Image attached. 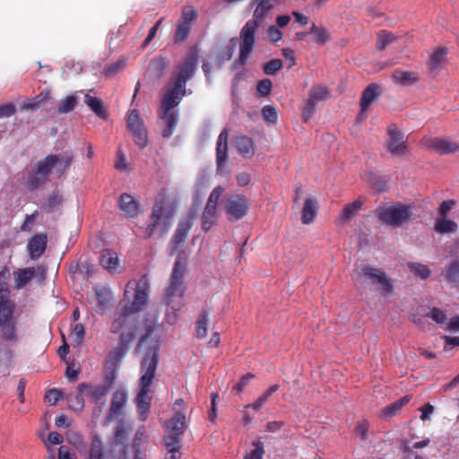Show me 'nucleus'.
Returning <instances> with one entry per match:
<instances>
[{
	"instance_id": "1",
	"label": "nucleus",
	"mask_w": 459,
	"mask_h": 459,
	"mask_svg": "<svg viewBox=\"0 0 459 459\" xmlns=\"http://www.w3.org/2000/svg\"><path fill=\"white\" fill-rule=\"evenodd\" d=\"M158 363L159 354L157 347L149 348L141 361L139 391L135 398L139 418L142 421L146 420L150 412L152 399L151 385L156 376Z\"/></svg>"
},
{
	"instance_id": "2",
	"label": "nucleus",
	"mask_w": 459,
	"mask_h": 459,
	"mask_svg": "<svg viewBox=\"0 0 459 459\" xmlns=\"http://www.w3.org/2000/svg\"><path fill=\"white\" fill-rule=\"evenodd\" d=\"M73 160L74 154L69 151L59 154L48 155L38 162L35 169L30 175V186L34 189L44 185L53 169H55L54 172L57 178L62 177L70 167Z\"/></svg>"
},
{
	"instance_id": "3",
	"label": "nucleus",
	"mask_w": 459,
	"mask_h": 459,
	"mask_svg": "<svg viewBox=\"0 0 459 459\" xmlns=\"http://www.w3.org/2000/svg\"><path fill=\"white\" fill-rule=\"evenodd\" d=\"M176 211V204L167 196H162L152 208L149 223L144 231L145 238L158 234L166 235L172 225V219Z\"/></svg>"
},
{
	"instance_id": "4",
	"label": "nucleus",
	"mask_w": 459,
	"mask_h": 459,
	"mask_svg": "<svg viewBox=\"0 0 459 459\" xmlns=\"http://www.w3.org/2000/svg\"><path fill=\"white\" fill-rule=\"evenodd\" d=\"M272 7L273 4H271V0H260L254 12V19L249 20L241 29L239 35L240 49L238 57L240 65H245L249 58L255 44V31L260 25L259 21L265 16Z\"/></svg>"
},
{
	"instance_id": "5",
	"label": "nucleus",
	"mask_w": 459,
	"mask_h": 459,
	"mask_svg": "<svg viewBox=\"0 0 459 459\" xmlns=\"http://www.w3.org/2000/svg\"><path fill=\"white\" fill-rule=\"evenodd\" d=\"M186 261L181 257L176 260L170 275L169 285L164 293V302L173 311H178L183 306L182 299L186 290L184 276Z\"/></svg>"
},
{
	"instance_id": "6",
	"label": "nucleus",
	"mask_w": 459,
	"mask_h": 459,
	"mask_svg": "<svg viewBox=\"0 0 459 459\" xmlns=\"http://www.w3.org/2000/svg\"><path fill=\"white\" fill-rule=\"evenodd\" d=\"M150 281L146 275L141 277L137 281H129L124 291V299L127 312H139L144 308L149 299Z\"/></svg>"
},
{
	"instance_id": "7",
	"label": "nucleus",
	"mask_w": 459,
	"mask_h": 459,
	"mask_svg": "<svg viewBox=\"0 0 459 459\" xmlns=\"http://www.w3.org/2000/svg\"><path fill=\"white\" fill-rule=\"evenodd\" d=\"M411 207L402 204L384 205L378 209L379 220L386 225L400 227L408 221Z\"/></svg>"
},
{
	"instance_id": "8",
	"label": "nucleus",
	"mask_w": 459,
	"mask_h": 459,
	"mask_svg": "<svg viewBox=\"0 0 459 459\" xmlns=\"http://www.w3.org/2000/svg\"><path fill=\"white\" fill-rule=\"evenodd\" d=\"M15 307L0 310V339L7 342L19 340V321L14 316Z\"/></svg>"
},
{
	"instance_id": "9",
	"label": "nucleus",
	"mask_w": 459,
	"mask_h": 459,
	"mask_svg": "<svg viewBox=\"0 0 459 459\" xmlns=\"http://www.w3.org/2000/svg\"><path fill=\"white\" fill-rule=\"evenodd\" d=\"M197 58L195 53L188 55L181 63H179L172 73L169 84H174L179 89L186 90V84L195 72Z\"/></svg>"
},
{
	"instance_id": "10",
	"label": "nucleus",
	"mask_w": 459,
	"mask_h": 459,
	"mask_svg": "<svg viewBox=\"0 0 459 459\" xmlns=\"http://www.w3.org/2000/svg\"><path fill=\"white\" fill-rule=\"evenodd\" d=\"M78 391L84 393L85 395L97 405V408L94 409L92 414L94 416H99L106 403L105 397L108 391V386L105 385H89L82 383L78 385Z\"/></svg>"
},
{
	"instance_id": "11",
	"label": "nucleus",
	"mask_w": 459,
	"mask_h": 459,
	"mask_svg": "<svg viewBox=\"0 0 459 459\" xmlns=\"http://www.w3.org/2000/svg\"><path fill=\"white\" fill-rule=\"evenodd\" d=\"M127 128L132 133L134 141L140 148H143L148 143L147 130L144 127L143 121L140 117L136 109L131 111L127 118Z\"/></svg>"
},
{
	"instance_id": "12",
	"label": "nucleus",
	"mask_w": 459,
	"mask_h": 459,
	"mask_svg": "<svg viewBox=\"0 0 459 459\" xmlns=\"http://www.w3.org/2000/svg\"><path fill=\"white\" fill-rule=\"evenodd\" d=\"M249 204L246 196L235 195L230 196L225 204L227 217L230 221H238L243 218L248 210Z\"/></svg>"
},
{
	"instance_id": "13",
	"label": "nucleus",
	"mask_w": 459,
	"mask_h": 459,
	"mask_svg": "<svg viewBox=\"0 0 459 459\" xmlns=\"http://www.w3.org/2000/svg\"><path fill=\"white\" fill-rule=\"evenodd\" d=\"M361 274L370 280L373 284H379L384 294L392 292L393 283L385 272L376 268L363 267L361 269Z\"/></svg>"
},
{
	"instance_id": "14",
	"label": "nucleus",
	"mask_w": 459,
	"mask_h": 459,
	"mask_svg": "<svg viewBox=\"0 0 459 459\" xmlns=\"http://www.w3.org/2000/svg\"><path fill=\"white\" fill-rule=\"evenodd\" d=\"M186 94V90L179 89L174 84H169V89L164 94L161 100V110L175 111L174 108L180 103Z\"/></svg>"
},
{
	"instance_id": "15",
	"label": "nucleus",
	"mask_w": 459,
	"mask_h": 459,
	"mask_svg": "<svg viewBox=\"0 0 459 459\" xmlns=\"http://www.w3.org/2000/svg\"><path fill=\"white\" fill-rule=\"evenodd\" d=\"M228 137L229 132L223 129L218 136L216 143V166L217 171L222 172L223 167L228 160Z\"/></svg>"
},
{
	"instance_id": "16",
	"label": "nucleus",
	"mask_w": 459,
	"mask_h": 459,
	"mask_svg": "<svg viewBox=\"0 0 459 459\" xmlns=\"http://www.w3.org/2000/svg\"><path fill=\"white\" fill-rule=\"evenodd\" d=\"M127 402V393L124 389L117 390L112 396L107 421L110 422L113 419L121 415L122 410Z\"/></svg>"
},
{
	"instance_id": "17",
	"label": "nucleus",
	"mask_w": 459,
	"mask_h": 459,
	"mask_svg": "<svg viewBox=\"0 0 459 459\" xmlns=\"http://www.w3.org/2000/svg\"><path fill=\"white\" fill-rule=\"evenodd\" d=\"M389 141L387 143V150L395 155L404 154L406 152V145L404 135L395 127L388 129Z\"/></svg>"
},
{
	"instance_id": "18",
	"label": "nucleus",
	"mask_w": 459,
	"mask_h": 459,
	"mask_svg": "<svg viewBox=\"0 0 459 459\" xmlns=\"http://www.w3.org/2000/svg\"><path fill=\"white\" fill-rule=\"evenodd\" d=\"M47 235L45 233L36 234L30 238L27 244V250L30 257L36 260L41 256L47 247Z\"/></svg>"
},
{
	"instance_id": "19",
	"label": "nucleus",
	"mask_w": 459,
	"mask_h": 459,
	"mask_svg": "<svg viewBox=\"0 0 459 459\" xmlns=\"http://www.w3.org/2000/svg\"><path fill=\"white\" fill-rule=\"evenodd\" d=\"M119 209L124 217L132 218L138 214L140 203L129 194H122L119 197Z\"/></svg>"
},
{
	"instance_id": "20",
	"label": "nucleus",
	"mask_w": 459,
	"mask_h": 459,
	"mask_svg": "<svg viewBox=\"0 0 459 459\" xmlns=\"http://www.w3.org/2000/svg\"><path fill=\"white\" fill-rule=\"evenodd\" d=\"M379 87L376 83L369 84L363 91L360 100L359 119H363L367 116V110L369 106L378 98Z\"/></svg>"
},
{
	"instance_id": "21",
	"label": "nucleus",
	"mask_w": 459,
	"mask_h": 459,
	"mask_svg": "<svg viewBox=\"0 0 459 459\" xmlns=\"http://www.w3.org/2000/svg\"><path fill=\"white\" fill-rule=\"evenodd\" d=\"M425 144L440 154L455 152L459 148L457 143L443 138L428 139Z\"/></svg>"
},
{
	"instance_id": "22",
	"label": "nucleus",
	"mask_w": 459,
	"mask_h": 459,
	"mask_svg": "<svg viewBox=\"0 0 459 459\" xmlns=\"http://www.w3.org/2000/svg\"><path fill=\"white\" fill-rule=\"evenodd\" d=\"M192 226V217L186 218L185 220L179 222L171 240L173 251L176 250L179 245L186 241Z\"/></svg>"
},
{
	"instance_id": "23",
	"label": "nucleus",
	"mask_w": 459,
	"mask_h": 459,
	"mask_svg": "<svg viewBox=\"0 0 459 459\" xmlns=\"http://www.w3.org/2000/svg\"><path fill=\"white\" fill-rule=\"evenodd\" d=\"M166 434L182 437L186 429L185 413L177 411L173 418L166 422Z\"/></svg>"
},
{
	"instance_id": "24",
	"label": "nucleus",
	"mask_w": 459,
	"mask_h": 459,
	"mask_svg": "<svg viewBox=\"0 0 459 459\" xmlns=\"http://www.w3.org/2000/svg\"><path fill=\"white\" fill-rule=\"evenodd\" d=\"M160 118L162 120L165 126L162 129V136L170 137L178 125V113L177 111L161 110L160 113Z\"/></svg>"
},
{
	"instance_id": "25",
	"label": "nucleus",
	"mask_w": 459,
	"mask_h": 459,
	"mask_svg": "<svg viewBox=\"0 0 459 459\" xmlns=\"http://www.w3.org/2000/svg\"><path fill=\"white\" fill-rule=\"evenodd\" d=\"M317 201L315 197L308 196L305 199L302 209L301 221L304 224H309L314 221L317 214Z\"/></svg>"
},
{
	"instance_id": "26",
	"label": "nucleus",
	"mask_w": 459,
	"mask_h": 459,
	"mask_svg": "<svg viewBox=\"0 0 459 459\" xmlns=\"http://www.w3.org/2000/svg\"><path fill=\"white\" fill-rule=\"evenodd\" d=\"M84 103L100 118H108V111L104 108L103 102L100 98L91 96L90 93H85Z\"/></svg>"
},
{
	"instance_id": "27",
	"label": "nucleus",
	"mask_w": 459,
	"mask_h": 459,
	"mask_svg": "<svg viewBox=\"0 0 459 459\" xmlns=\"http://www.w3.org/2000/svg\"><path fill=\"white\" fill-rule=\"evenodd\" d=\"M50 100L51 91L46 89L42 91L39 94H38L36 97L26 100L22 106V109L34 110L39 106L48 103Z\"/></svg>"
},
{
	"instance_id": "28",
	"label": "nucleus",
	"mask_w": 459,
	"mask_h": 459,
	"mask_svg": "<svg viewBox=\"0 0 459 459\" xmlns=\"http://www.w3.org/2000/svg\"><path fill=\"white\" fill-rule=\"evenodd\" d=\"M235 146L245 158H250L255 153V143L250 137L239 135L235 138Z\"/></svg>"
},
{
	"instance_id": "29",
	"label": "nucleus",
	"mask_w": 459,
	"mask_h": 459,
	"mask_svg": "<svg viewBox=\"0 0 459 459\" xmlns=\"http://www.w3.org/2000/svg\"><path fill=\"white\" fill-rule=\"evenodd\" d=\"M126 438H127L126 430L124 426V423L119 422L116 426V429H115V443L111 445V450L113 448L117 447L118 445H121V447L119 449L120 456L118 457V459H126V447L124 445Z\"/></svg>"
},
{
	"instance_id": "30",
	"label": "nucleus",
	"mask_w": 459,
	"mask_h": 459,
	"mask_svg": "<svg viewBox=\"0 0 459 459\" xmlns=\"http://www.w3.org/2000/svg\"><path fill=\"white\" fill-rule=\"evenodd\" d=\"M217 207L206 204L202 215V229L205 231L209 230L211 227L217 221Z\"/></svg>"
},
{
	"instance_id": "31",
	"label": "nucleus",
	"mask_w": 459,
	"mask_h": 459,
	"mask_svg": "<svg viewBox=\"0 0 459 459\" xmlns=\"http://www.w3.org/2000/svg\"><path fill=\"white\" fill-rule=\"evenodd\" d=\"M442 276L446 281L459 287V260H455L447 264L442 271Z\"/></svg>"
},
{
	"instance_id": "32",
	"label": "nucleus",
	"mask_w": 459,
	"mask_h": 459,
	"mask_svg": "<svg viewBox=\"0 0 459 459\" xmlns=\"http://www.w3.org/2000/svg\"><path fill=\"white\" fill-rule=\"evenodd\" d=\"M169 65V61L164 56H158L151 60L148 65V73L154 78H160Z\"/></svg>"
},
{
	"instance_id": "33",
	"label": "nucleus",
	"mask_w": 459,
	"mask_h": 459,
	"mask_svg": "<svg viewBox=\"0 0 459 459\" xmlns=\"http://www.w3.org/2000/svg\"><path fill=\"white\" fill-rule=\"evenodd\" d=\"M100 263L108 271L115 270L118 263L117 253L110 249L104 250L100 256Z\"/></svg>"
},
{
	"instance_id": "34",
	"label": "nucleus",
	"mask_w": 459,
	"mask_h": 459,
	"mask_svg": "<svg viewBox=\"0 0 459 459\" xmlns=\"http://www.w3.org/2000/svg\"><path fill=\"white\" fill-rule=\"evenodd\" d=\"M411 400L410 395H405L401 399L395 401L394 403L385 406L383 408L381 416L384 418H391L394 417L398 411H400L407 403Z\"/></svg>"
},
{
	"instance_id": "35",
	"label": "nucleus",
	"mask_w": 459,
	"mask_h": 459,
	"mask_svg": "<svg viewBox=\"0 0 459 459\" xmlns=\"http://www.w3.org/2000/svg\"><path fill=\"white\" fill-rule=\"evenodd\" d=\"M35 275V269L33 267H27L20 269L15 273V288H23Z\"/></svg>"
},
{
	"instance_id": "36",
	"label": "nucleus",
	"mask_w": 459,
	"mask_h": 459,
	"mask_svg": "<svg viewBox=\"0 0 459 459\" xmlns=\"http://www.w3.org/2000/svg\"><path fill=\"white\" fill-rule=\"evenodd\" d=\"M95 292L98 299V308L100 311H104L112 300V292L104 287H97Z\"/></svg>"
},
{
	"instance_id": "37",
	"label": "nucleus",
	"mask_w": 459,
	"mask_h": 459,
	"mask_svg": "<svg viewBox=\"0 0 459 459\" xmlns=\"http://www.w3.org/2000/svg\"><path fill=\"white\" fill-rule=\"evenodd\" d=\"M434 229L440 234L455 233L458 230V225L453 221L437 218L436 220Z\"/></svg>"
},
{
	"instance_id": "38",
	"label": "nucleus",
	"mask_w": 459,
	"mask_h": 459,
	"mask_svg": "<svg viewBox=\"0 0 459 459\" xmlns=\"http://www.w3.org/2000/svg\"><path fill=\"white\" fill-rule=\"evenodd\" d=\"M105 447L99 436L92 437L89 459H104Z\"/></svg>"
},
{
	"instance_id": "39",
	"label": "nucleus",
	"mask_w": 459,
	"mask_h": 459,
	"mask_svg": "<svg viewBox=\"0 0 459 459\" xmlns=\"http://www.w3.org/2000/svg\"><path fill=\"white\" fill-rule=\"evenodd\" d=\"M393 80L403 85H409L416 82L417 78L413 73L403 70H395L392 74Z\"/></svg>"
},
{
	"instance_id": "40",
	"label": "nucleus",
	"mask_w": 459,
	"mask_h": 459,
	"mask_svg": "<svg viewBox=\"0 0 459 459\" xmlns=\"http://www.w3.org/2000/svg\"><path fill=\"white\" fill-rule=\"evenodd\" d=\"M134 313L135 312H127L126 306L125 305L123 312L117 313L116 317L114 318L110 326V331L114 333H118L127 322L128 316Z\"/></svg>"
},
{
	"instance_id": "41",
	"label": "nucleus",
	"mask_w": 459,
	"mask_h": 459,
	"mask_svg": "<svg viewBox=\"0 0 459 459\" xmlns=\"http://www.w3.org/2000/svg\"><path fill=\"white\" fill-rule=\"evenodd\" d=\"M127 351L125 348L117 347L111 350L108 355L107 364L112 368H117L126 355Z\"/></svg>"
},
{
	"instance_id": "42",
	"label": "nucleus",
	"mask_w": 459,
	"mask_h": 459,
	"mask_svg": "<svg viewBox=\"0 0 459 459\" xmlns=\"http://www.w3.org/2000/svg\"><path fill=\"white\" fill-rule=\"evenodd\" d=\"M362 202L360 200H356L351 204H348L342 210V212L340 216V221H347L351 220L360 210Z\"/></svg>"
},
{
	"instance_id": "43",
	"label": "nucleus",
	"mask_w": 459,
	"mask_h": 459,
	"mask_svg": "<svg viewBox=\"0 0 459 459\" xmlns=\"http://www.w3.org/2000/svg\"><path fill=\"white\" fill-rule=\"evenodd\" d=\"M446 53V48H438L433 52L429 61V70L432 72L436 71L445 60Z\"/></svg>"
},
{
	"instance_id": "44",
	"label": "nucleus",
	"mask_w": 459,
	"mask_h": 459,
	"mask_svg": "<svg viewBox=\"0 0 459 459\" xmlns=\"http://www.w3.org/2000/svg\"><path fill=\"white\" fill-rule=\"evenodd\" d=\"M77 105V98L74 95L67 96L60 100L57 108L59 114H66L73 111Z\"/></svg>"
},
{
	"instance_id": "45",
	"label": "nucleus",
	"mask_w": 459,
	"mask_h": 459,
	"mask_svg": "<svg viewBox=\"0 0 459 459\" xmlns=\"http://www.w3.org/2000/svg\"><path fill=\"white\" fill-rule=\"evenodd\" d=\"M408 268L415 276H418L422 280L428 279L431 274V272L429 269V267L423 264L409 263Z\"/></svg>"
},
{
	"instance_id": "46",
	"label": "nucleus",
	"mask_w": 459,
	"mask_h": 459,
	"mask_svg": "<svg viewBox=\"0 0 459 459\" xmlns=\"http://www.w3.org/2000/svg\"><path fill=\"white\" fill-rule=\"evenodd\" d=\"M209 322V314L205 311H203L197 319L196 322V335L198 338L202 339L207 335V325Z\"/></svg>"
},
{
	"instance_id": "47",
	"label": "nucleus",
	"mask_w": 459,
	"mask_h": 459,
	"mask_svg": "<svg viewBox=\"0 0 459 459\" xmlns=\"http://www.w3.org/2000/svg\"><path fill=\"white\" fill-rule=\"evenodd\" d=\"M394 40L395 37L394 34L386 30H381L377 37V48L380 50H383Z\"/></svg>"
},
{
	"instance_id": "48",
	"label": "nucleus",
	"mask_w": 459,
	"mask_h": 459,
	"mask_svg": "<svg viewBox=\"0 0 459 459\" xmlns=\"http://www.w3.org/2000/svg\"><path fill=\"white\" fill-rule=\"evenodd\" d=\"M314 35V40L318 44H324L328 40L327 30L324 28L317 27L316 24H312L310 32Z\"/></svg>"
},
{
	"instance_id": "49",
	"label": "nucleus",
	"mask_w": 459,
	"mask_h": 459,
	"mask_svg": "<svg viewBox=\"0 0 459 459\" xmlns=\"http://www.w3.org/2000/svg\"><path fill=\"white\" fill-rule=\"evenodd\" d=\"M182 437L166 434L164 436V445L168 450L181 449Z\"/></svg>"
},
{
	"instance_id": "50",
	"label": "nucleus",
	"mask_w": 459,
	"mask_h": 459,
	"mask_svg": "<svg viewBox=\"0 0 459 459\" xmlns=\"http://www.w3.org/2000/svg\"><path fill=\"white\" fill-rule=\"evenodd\" d=\"M327 96V89L322 86L312 87L308 94V97L316 102L325 100Z\"/></svg>"
},
{
	"instance_id": "51",
	"label": "nucleus",
	"mask_w": 459,
	"mask_h": 459,
	"mask_svg": "<svg viewBox=\"0 0 459 459\" xmlns=\"http://www.w3.org/2000/svg\"><path fill=\"white\" fill-rule=\"evenodd\" d=\"M7 307L9 309L15 307L10 299V292L7 288L0 286V310Z\"/></svg>"
},
{
	"instance_id": "52",
	"label": "nucleus",
	"mask_w": 459,
	"mask_h": 459,
	"mask_svg": "<svg viewBox=\"0 0 459 459\" xmlns=\"http://www.w3.org/2000/svg\"><path fill=\"white\" fill-rule=\"evenodd\" d=\"M255 448L247 453L245 459H263L264 455V444L261 441L253 442Z\"/></svg>"
},
{
	"instance_id": "53",
	"label": "nucleus",
	"mask_w": 459,
	"mask_h": 459,
	"mask_svg": "<svg viewBox=\"0 0 459 459\" xmlns=\"http://www.w3.org/2000/svg\"><path fill=\"white\" fill-rule=\"evenodd\" d=\"M282 65L283 64L281 59H272L264 65V72L266 74L273 75L280 71L282 68Z\"/></svg>"
},
{
	"instance_id": "54",
	"label": "nucleus",
	"mask_w": 459,
	"mask_h": 459,
	"mask_svg": "<svg viewBox=\"0 0 459 459\" xmlns=\"http://www.w3.org/2000/svg\"><path fill=\"white\" fill-rule=\"evenodd\" d=\"M428 317H430L434 322L437 324H446L447 323V316L446 313L437 307H433L430 309V311L425 315Z\"/></svg>"
},
{
	"instance_id": "55",
	"label": "nucleus",
	"mask_w": 459,
	"mask_h": 459,
	"mask_svg": "<svg viewBox=\"0 0 459 459\" xmlns=\"http://www.w3.org/2000/svg\"><path fill=\"white\" fill-rule=\"evenodd\" d=\"M237 41L238 40L235 38L229 40L221 54L222 61L230 60L237 46Z\"/></svg>"
},
{
	"instance_id": "56",
	"label": "nucleus",
	"mask_w": 459,
	"mask_h": 459,
	"mask_svg": "<svg viewBox=\"0 0 459 459\" xmlns=\"http://www.w3.org/2000/svg\"><path fill=\"white\" fill-rule=\"evenodd\" d=\"M262 116L265 121L271 124L277 122V112L276 109L270 105H266L262 109Z\"/></svg>"
},
{
	"instance_id": "57",
	"label": "nucleus",
	"mask_w": 459,
	"mask_h": 459,
	"mask_svg": "<svg viewBox=\"0 0 459 459\" xmlns=\"http://www.w3.org/2000/svg\"><path fill=\"white\" fill-rule=\"evenodd\" d=\"M224 190L221 186H216L210 194L206 204L217 207Z\"/></svg>"
},
{
	"instance_id": "58",
	"label": "nucleus",
	"mask_w": 459,
	"mask_h": 459,
	"mask_svg": "<svg viewBox=\"0 0 459 459\" xmlns=\"http://www.w3.org/2000/svg\"><path fill=\"white\" fill-rule=\"evenodd\" d=\"M85 335V330L84 326L81 323H77L74 325L73 331H72V336L74 340V342L76 345H80L84 339Z\"/></svg>"
},
{
	"instance_id": "59",
	"label": "nucleus",
	"mask_w": 459,
	"mask_h": 459,
	"mask_svg": "<svg viewBox=\"0 0 459 459\" xmlns=\"http://www.w3.org/2000/svg\"><path fill=\"white\" fill-rule=\"evenodd\" d=\"M191 30V24L188 22H183L178 26L176 34H175V40L176 41H181L185 40Z\"/></svg>"
},
{
	"instance_id": "60",
	"label": "nucleus",
	"mask_w": 459,
	"mask_h": 459,
	"mask_svg": "<svg viewBox=\"0 0 459 459\" xmlns=\"http://www.w3.org/2000/svg\"><path fill=\"white\" fill-rule=\"evenodd\" d=\"M316 101H315L314 100H312L308 97L307 103L304 106L303 113H302V118L305 122H307L314 114V112L316 110Z\"/></svg>"
},
{
	"instance_id": "61",
	"label": "nucleus",
	"mask_w": 459,
	"mask_h": 459,
	"mask_svg": "<svg viewBox=\"0 0 459 459\" xmlns=\"http://www.w3.org/2000/svg\"><path fill=\"white\" fill-rule=\"evenodd\" d=\"M134 330L128 332H123L120 334L119 345L120 348H125L128 351L129 344L134 340Z\"/></svg>"
},
{
	"instance_id": "62",
	"label": "nucleus",
	"mask_w": 459,
	"mask_h": 459,
	"mask_svg": "<svg viewBox=\"0 0 459 459\" xmlns=\"http://www.w3.org/2000/svg\"><path fill=\"white\" fill-rule=\"evenodd\" d=\"M255 377L251 373H247L243 376L240 380L233 386V391L240 393L249 384V382Z\"/></svg>"
},
{
	"instance_id": "63",
	"label": "nucleus",
	"mask_w": 459,
	"mask_h": 459,
	"mask_svg": "<svg viewBox=\"0 0 459 459\" xmlns=\"http://www.w3.org/2000/svg\"><path fill=\"white\" fill-rule=\"evenodd\" d=\"M272 90V82L269 79L261 80L257 84V92L261 96H267Z\"/></svg>"
},
{
	"instance_id": "64",
	"label": "nucleus",
	"mask_w": 459,
	"mask_h": 459,
	"mask_svg": "<svg viewBox=\"0 0 459 459\" xmlns=\"http://www.w3.org/2000/svg\"><path fill=\"white\" fill-rule=\"evenodd\" d=\"M69 406L74 411H82L84 406V402L81 394L72 396L68 400Z\"/></svg>"
}]
</instances>
